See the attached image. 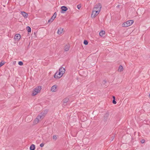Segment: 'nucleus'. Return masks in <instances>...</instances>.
Segmentation results:
<instances>
[{"mask_svg":"<svg viewBox=\"0 0 150 150\" xmlns=\"http://www.w3.org/2000/svg\"><path fill=\"white\" fill-rule=\"evenodd\" d=\"M123 69V67L121 65L119 66L118 71L121 72L122 71Z\"/></svg>","mask_w":150,"mask_h":150,"instance_id":"f3484780","label":"nucleus"},{"mask_svg":"<svg viewBox=\"0 0 150 150\" xmlns=\"http://www.w3.org/2000/svg\"><path fill=\"white\" fill-rule=\"evenodd\" d=\"M108 115H109V114L108 113H106L105 115H104V117H108Z\"/></svg>","mask_w":150,"mask_h":150,"instance_id":"cd10ccee","label":"nucleus"},{"mask_svg":"<svg viewBox=\"0 0 150 150\" xmlns=\"http://www.w3.org/2000/svg\"><path fill=\"white\" fill-rule=\"evenodd\" d=\"M44 144L43 143H42L40 145V146L42 147H43L44 146Z\"/></svg>","mask_w":150,"mask_h":150,"instance_id":"bb28decb","label":"nucleus"},{"mask_svg":"<svg viewBox=\"0 0 150 150\" xmlns=\"http://www.w3.org/2000/svg\"><path fill=\"white\" fill-rule=\"evenodd\" d=\"M53 19H52V18H51L48 21V22H52L53 21Z\"/></svg>","mask_w":150,"mask_h":150,"instance_id":"393cba45","label":"nucleus"},{"mask_svg":"<svg viewBox=\"0 0 150 150\" xmlns=\"http://www.w3.org/2000/svg\"><path fill=\"white\" fill-rule=\"evenodd\" d=\"M21 38V36L19 34H16L14 37V39L15 40H18Z\"/></svg>","mask_w":150,"mask_h":150,"instance_id":"6e6552de","label":"nucleus"},{"mask_svg":"<svg viewBox=\"0 0 150 150\" xmlns=\"http://www.w3.org/2000/svg\"><path fill=\"white\" fill-rule=\"evenodd\" d=\"M21 14L24 17V18H26L28 16V14L25 12L21 11Z\"/></svg>","mask_w":150,"mask_h":150,"instance_id":"9b49d317","label":"nucleus"},{"mask_svg":"<svg viewBox=\"0 0 150 150\" xmlns=\"http://www.w3.org/2000/svg\"><path fill=\"white\" fill-rule=\"evenodd\" d=\"M70 46L69 44L66 45H65L64 47V50L65 51L67 52L68 51L70 48Z\"/></svg>","mask_w":150,"mask_h":150,"instance_id":"ddd939ff","label":"nucleus"},{"mask_svg":"<svg viewBox=\"0 0 150 150\" xmlns=\"http://www.w3.org/2000/svg\"><path fill=\"white\" fill-rule=\"evenodd\" d=\"M112 103L114 104H115L117 102L115 101V99H113L112 100Z\"/></svg>","mask_w":150,"mask_h":150,"instance_id":"a878e982","label":"nucleus"},{"mask_svg":"<svg viewBox=\"0 0 150 150\" xmlns=\"http://www.w3.org/2000/svg\"><path fill=\"white\" fill-rule=\"evenodd\" d=\"M141 142L142 143H144V142H145V140H142L141 141Z\"/></svg>","mask_w":150,"mask_h":150,"instance_id":"c756f323","label":"nucleus"},{"mask_svg":"<svg viewBox=\"0 0 150 150\" xmlns=\"http://www.w3.org/2000/svg\"><path fill=\"white\" fill-rule=\"evenodd\" d=\"M47 111H45L42 112L38 115V117H39L40 119H42L47 114Z\"/></svg>","mask_w":150,"mask_h":150,"instance_id":"20e7f679","label":"nucleus"},{"mask_svg":"<svg viewBox=\"0 0 150 150\" xmlns=\"http://www.w3.org/2000/svg\"><path fill=\"white\" fill-rule=\"evenodd\" d=\"M101 8L102 6L101 4H100L98 3L95 6L93 9H95V11L96 10L100 11Z\"/></svg>","mask_w":150,"mask_h":150,"instance_id":"423d86ee","label":"nucleus"},{"mask_svg":"<svg viewBox=\"0 0 150 150\" xmlns=\"http://www.w3.org/2000/svg\"><path fill=\"white\" fill-rule=\"evenodd\" d=\"M4 64V63L2 62H1L0 63V67L2 66Z\"/></svg>","mask_w":150,"mask_h":150,"instance_id":"b1692460","label":"nucleus"},{"mask_svg":"<svg viewBox=\"0 0 150 150\" xmlns=\"http://www.w3.org/2000/svg\"><path fill=\"white\" fill-rule=\"evenodd\" d=\"M133 21L132 20H130L127 21L126 22L124 23L123 24V26L124 27H128L131 25H132L133 23Z\"/></svg>","mask_w":150,"mask_h":150,"instance_id":"f03ea898","label":"nucleus"},{"mask_svg":"<svg viewBox=\"0 0 150 150\" xmlns=\"http://www.w3.org/2000/svg\"><path fill=\"white\" fill-rule=\"evenodd\" d=\"M63 28H60L58 29L57 33L58 34L60 35L63 33Z\"/></svg>","mask_w":150,"mask_h":150,"instance_id":"1a4fd4ad","label":"nucleus"},{"mask_svg":"<svg viewBox=\"0 0 150 150\" xmlns=\"http://www.w3.org/2000/svg\"><path fill=\"white\" fill-rule=\"evenodd\" d=\"M41 89V86H38L36 88L34 89L33 93H32V96H34L37 94L38 93L40 92Z\"/></svg>","mask_w":150,"mask_h":150,"instance_id":"f257e3e1","label":"nucleus"},{"mask_svg":"<svg viewBox=\"0 0 150 150\" xmlns=\"http://www.w3.org/2000/svg\"><path fill=\"white\" fill-rule=\"evenodd\" d=\"M63 74L60 71H57L55 74L54 77L56 79H57L61 77Z\"/></svg>","mask_w":150,"mask_h":150,"instance_id":"39448f33","label":"nucleus"},{"mask_svg":"<svg viewBox=\"0 0 150 150\" xmlns=\"http://www.w3.org/2000/svg\"><path fill=\"white\" fill-rule=\"evenodd\" d=\"M63 105L64 106H66L67 105V103H63Z\"/></svg>","mask_w":150,"mask_h":150,"instance_id":"c85d7f7f","label":"nucleus"},{"mask_svg":"<svg viewBox=\"0 0 150 150\" xmlns=\"http://www.w3.org/2000/svg\"><path fill=\"white\" fill-rule=\"evenodd\" d=\"M65 70L64 68L63 67H61L59 70V71H60L62 74H63L65 72Z\"/></svg>","mask_w":150,"mask_h":150,"instance_id":"f8f14e48","label":"nucleus"},{"mask_svg":"<svg viewBox=\"0 0 150 150\" xmlns=\"http://www.w3.org/2000/svg\"><path fill=\"white\" fill-rule=\"evenodd\" d=\"M57 86L56 85H54L52 86L51 88V91L52 92H55L56 91Z\"/></svg>","mask_w":150,"mask_h":150,"instance_id":"9d476101","label":"nucleus"},{"mask_svg":"<svg viewBox=\"0 0 150 150\" xmlns=\"http://www.w3.org/2000/svg\"><path fill=\"white\" fill-rule=\"evenodd\" d=\"M35 146L34 144H32L30 147V150H35Z\"/></svg>","mask_w":150,"mask_h":150,"instance_id":"a211bd4d","label":"nucleus"},{"mask_svg":"<svg viewBox=\"0 0 150 150\" xmlns=\"http://www.w3.org/2000/svg\"><path fill=\"white\" fill-rule=\"evenodd\" d=\"M105 34V32L104 31L102 30L99 33L100 36H103Z\"/></svg>","mask_w":150,"mask_h":150,"instance_id":"2eb2a0df","label":"nucleus"},{"mask_svg":"<svg viewBox=\"0 0 150 150\" xmlns=\"http://www.w3.org/2000/svg\"><path fill=\"white\" fill-rule=\"evenodd\" d=\"M100 11L96 10L93 9V11L91 15V17L92 18H94L99 13Z\"/></svg>","mask_w":150,"mask_h":150,"instance_id":"7ed1b4c3","label":"nucleus"},{"mask_svg":"<svg viewBox=\"0 0 150 150\" xmlns=\"http://www.w3.org/2000/svg\"><path fill=\"white\" fill-rule=\"evenodd\" d=\"M40 120L41 119H40L39 117H38V116L37 118L34 120V123L35 124H37Z\"/></svg>","mask_w":150,"mask_h":150,"instance_id":"4468645a","label":"nucleus"},{"mask_svg":"<svg viewBox=\"0 0 150 150\" xmlns=\"http://www.w3.org/2000/svg\"><path fill=\"white\" fill-rule=\"evenodd\" d=\"M56 14H57L56 12L54 13L53 16H52L51 18H52V19H53V20H54L55 18L56 17Z\"/></svg>","mask_w":150,"mask_h":150,"instance_id":"aec40b11","label":"nucleus"},{"mask_svg":"<svg viewBox=\"0 0 150 150\" xmlns=\"http://www.w3.org/2000/svg\"><path fill=\"white\" fill-rule=\"evenodd\" d=\"M18 64L20 66H22L23 64V63L22 61H20L18 62Z\"/></svg>","mask_w":150,"mask_h":150,"instance_id":"412c9836","label":"nucleus"},{"mask_svg":"<svg viewBox=\"0 0 150 150\" xmlns=\"http://www.w3.org/2000/svg\"><path fill=\"white\" fill-rule=\"evenodd\" d=\"M113 99H115V97L114 96H113Z\"/></svg>","mask_w":150,"mask_h":150,"instance_id":"2f4dec72","label":"nucleus"},{"mask_svg":"<svg viewBox=\"0 0 150 150\" xmlns=\"http://www.w3.org/2000/svg\"><path fill=\"white\" fill-rule=\"evenodd\" d=\"M80 7H81V6H80L79 5H78L77 6V8H78V9H79L80 8Z\"/></svg>","mask_w":150,"mask_h":150,"instance_id":"7c9ffc66","label":"nucleus"},{"mask_svg":"<svg viewBox=\"0 0 150 150\" xmlns=\"http://www.w3.org/2000/svg\"><path fill=\"white\" fill-rule=\"evenodd\" d=\"M26 30L29 33L31 31V28L29 26L27 27Z\"/></svg>","mask_w":150,"mask_h":150,"instance_id":"6ab92c4d","label":"nucleus"},{"mask_svg":"<svg viewBox=\"0 0 150 150\" xmlns=\"http://www.w3.org/2000/svg\"><path fill=\"white\" fill-rule=\"evenodd\" d=\"M57 139V136L56 135L54 136L53 137V139L54 140H56Z\"/></svg>","mask_w":150,"mask_h":150,"instance_id":"5701e85b","label":"nucleus"},{"mask_svg":"<svg viewBox=\"0 0 150 150\" xmlns=\"http://www.w3.org/2000/svg\"><path fill=\"white\" fill-rule=\"evenodd\" d=\"M120 6V5H118L117 6V7H119V6Z\"/></svg>","mask_w":150,"mask_h":150,"instance_id":"473e14b6","label":"nucleus"},{"mask_svg":"<svg viewBox=\"0 0 150 150\" xmlns=\"http://www.w3.org/2000/svg\"><path fill=\"white\" fill-rule=\"evenodd\" d=\"M83 43L85 45H87L88 44V42L86 40H84L83 42Z\"/></svg>","mask_w":150,"mask_h":150,"instance_id":"4be33fe9","label":"nucleus"},{"mask_svg":"<svg viewBox=\"0 0 150 150\" xmlns=\"http://www.w3.org/2000/svg\"><path fill=\"white\" fill-rule=\"evenodd\" d=\"M69 100V98L68 97H67L63 100V103H67L68 102Z\"/></svg>","mask_w":150,"mask_h":150,"instance_id":"dca6fc26","label":"nucleus"},{"mask_svg":"<svg viewBox=\"0 0 150 150\" xmlns=\"http://www.w3.org/2000/svg\"><path fill=\"white\" fill-rule=\"evenodd\" d=\"M61 9V13H65L68 10L67 8L64 6H62Z\"/></svg>","mask_w":150,"mask_h":150,"instance_id":"0eeeda50","label":"nucleus"}]
</instances>
